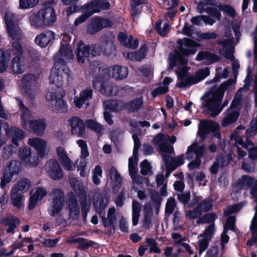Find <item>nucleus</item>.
<instances>
[{
  "label": "nucleus",
  "mask_w": 257,
  "mask_h": 257,
  "mask_svg": "<svg viewBox=\"0 0 257 257\" xmlns=\"http://www.w3.org/2000/svg\"><path fill=\"white\" fill-rule=\"evenodd\" d=\"M114 37L111 34L103 35L101 38L100 45L92 44L85 45L80 41L77 46L76 58L79 63L87 61L90 56L99 55L102 51L106 55H110L115 50L113 44Z\"/></svg>",
  "instance_id": "obj_1"
},
{
  "label": "nucleus",
  "mask_w": 257,
  "mask_h": 257,
  "mask_svg": "<svg viewBox=\"0 0 257 257\" xmlns=\"http://www.w3.org/2000/svg\"><path fill=\"white\" fill-rule=\"evenodd\" d=\"M89 73L93 75V85L94 89L106 96L117 94V88L107 82L110 77L107 66L102 63L93 62L89 67Z\"/></svg>",
  "instance_id": "obj_2"
},
{
  "label": "nucleus",
  "mask_w": 257,
  "mask_h": 257,
  "mask_svg": "<svg viewBox=\"0 0 257 257\" xmlns=\"http://www.w3.org/2000/svg\"><path fill=\"white\" fill-rule=\"evenodd\" d=\"M233 83L232 80L222 83L216 90L211 93L204 95L202 99L204 100L202 104L203 107H207L211 111V115L214 117L217 115L223 109V107L228 104L227 101H225L221 105L220 103L224 95L225 90Z\"/></svg>",
  "instance_id": "obj_3"
},
{
  "label": "nucleus",
  "mask_w": 257,
  "mask_h": 257,
  "mask_svg": "<svg viewBox=\"0 0 257 257\" xmlns=\"http://www.w3.org/2000/svg\"><path fill=\"white\" fill-rule=\"evenodd\" d=\"M180 67L176 71L178 77L177 86L178 87H189L192 84L198 83L209 75L208 68L202 69L196 72L195 76H188V69L185 65L187 61L185 58H179Z\"/></svg>",
  "instance_id": "obj_4"
},
{
  "label": "nucleus",
  "mask_w": 257,
  "mask_h": 257,
  "mask_svg": "<svg viewBox=\"0 0 257 257\" xmlns=\"http://www.w3.org/2000/svg\"><path fill=\"white\" fill-rule=\"evenodd\" d=\"M52 3H46L44 8L30 17L31 26L36 29H43L54 25L57 20V15Z\"/></svg>",
  "instance_id": "obj_5"
},
{
  "label": "nucleus",
  "mask_w": 257,
  "mask_h": 257,
  "mask_svg": "<svg viewBox=\"0 0 257 257\" xmlns=\"http://www.w3.org/2000/svg\"><path fill=\"white\" fill-rule=\"evenodd\" d=\"M16 99L22 111L21 122L23 127L25 129L29 130L37 135H43L46 127L45 121L43 119L29 120L31 115L28 109L25 106L21 99L18 98Z\"/></svg>",
  "instance_id": "obj_6"
},
{
  "label": "nucleus",
  "mask_w": 257,
  "mask_h": 257,
  "mask_svg": "<svg viewBox=\"0 0 257 257\" xmlns=\"http://www.w3.org/2000/svg\"><path fill=\"white\" fill-rule=\"evenodd\" d=\"M51 205L48 212L51 216L59 214L65 203V196L63 191L58 188L53 189L49 194Z\"/></svg>",
  "instance_id": "obj_7"
},
{
  "label": "nucleus",
  "mask_w": 257,
  "mask_h": 257,
  "mask_svg": "<svg viewBox=\"0 0 257 257\" xmlns=\"http://www.w3.org/2000/svg\"><path fill=\"white\" fill-rule=\"evenodd\" d=\"M69 72L70 70L66 65L61 63V62H55L49 77L50 83L57 86L61 85Z\"/></svg>",
  "instance_id": "obj_8"
},
{
  "label": "nucleus",
  "mask_w": 257,
  "mask_h": 257,
  "mask_svg": "<svg viewBox=\"0 0 257 257\" xmlns=\"http://www.w3.org/2000/svg\"><path fill=\"white\" fill-rule=\"evenodd\" d=\"M177 44L179 52L176 60L179 62V58H182L181 56H188L194 54L197 51V47L200 46L199 44L189 38L179 39Z\"/></svg>",
  "instance_id": "obj_9"
},
{
  "label": "nucleus",
  "mask_w": 257,
  "mask_h": 257,
  "mask_svg": "<svg viewBox=\"0 0 257 257\" xmlns=\"http://www.w3.org/2000/svg\"><path fill=\"white\" fill-rule=\"evenodd\" d=\"M204 152V146H199L196 142L194 143L188 147L186 152L187 158L192 159L195 156V159L191 162L188 165L190 170H193L199 167L201 164L200 158L202 156Z\"/></svg>",
  "instance_id": "obj_10"
},
{
  "label": "nucleus",
  "mask_w": 257,
  "mask_h": 257,
  "mask_svg": "<svg viewBox=\"0 0 257 257\" xmlns=\"http://www.w3.org/2000/svg\"><path fill=\"white\" fill-rule=\"evenodd\" d=\"M39 155L33 152L31 149L27 147L20 148L19 156L21 162L24 166L28 167H36L40 163Z\"/></svg>",
  "instance_id": "obj_11"
},
{
  "label": "nucleus",
  "mask_w": 257,
  "mask_h": 257,
  "mask_svg": "<svg viewBox=\"0 0 257 257\" xmlns=\"http://www.w3.org/2000/svg\"><path fill=\"white\" fill-rule=\"evenodd\" d=\"M68 220L70 222L77 221L80 217V209L76 195L71 193L66 201Z\"/></svg>",
  "instance_id": "obj_12"
},
{
  "label": "nucleus",
  "mask_w": 257,
  "mask_h": 257,
  "mask_svg": "<svg viewBox=\"0 0 257 257\" xmlns=\"http://www.w3.org/2000/svg\"><path fill=\"white\" fill-rule=\"evenodd\" d=\"M44 167L48 175L52 179L56 180L62 178L63 171L56 160H49L46 163Z\"/></svg>",
  "instance_id": "obj_13"
},
{
  "label": "nucleus",
  "mask_w": 257,
  "mask_h": 257,
  "mask_svg": "<svg viewBox=\"0 0 257 257\" xmlns=\"http://www.w3.org/2000/svg\"><path fill=\"white\" fill-rule=\"evenodd\" d=\"M112 24L113 23L107 19L94 18L91 20L90 23L88 25L87 32L90 34H94L103 28L111 26Z\"/></svg>",
  "instance_id": "obj_14"
},
{
  "label": "nucleus",
  "mask_w": 257,
  "mask_h": 257,
  "mask_svg": "<svg viewBox=\"0 0 257 257\" xmlns=\"http://www.w3.org/2000/svg\"><path fill=\"white\" fill-rule=\"evenodd\" d=\"M27 143L35 149L41 158H44L48 154L47 142L43 139L37 137L29 138Z\"/></svg>",
  "instance_id": "obj_15"
},
{
  "label": "nucleus",
  "mask_w": 257,
  "mask_h": 257,
  "mask_svg": "<svg viewBox=\"0 0 257 257\" xmlns=\"http://www.w3.org/2000/svg\"><path fill=\"white\" fill-rule=\"evenodd\" d=\"M67 122L70 127V131L73 135L82 136L85 134V124L80 117L73 116L69 118Z\"/></svg>",
  "instance_id": "obj_16"
},
{
  "label": "nucleus",
  "mask_w": 257,
  "mask_h": 257,
  "mask_svg": "<svg viewBox=\"0 0 257 257\" xmlns=\"http://www.w3.org/2000/svg\"><path fill=\"white\" fill-rule=\"evenodd\" d=\"M47 194L48 191L45 187H38L31 191L28 204L29 209H33L38 202L41 200Z\"/></svg>",
  "instance_id": "obj_17"
},
{
  "label": "nucleus",
  "mask_w": 257,
  "mask_h": 257,
  "mask_svg": "<svg viewBox=\"0 0 257 257\" xmlns=\"http://www.w3.org/2000/svg\"><path fill=\"white\" fill-rule=\"evenodd\" d=\"M219 127V124L216 122L206 120H201L199 125L198 135L204 139L210 132H215Z\"/></svg>",
  "instance_id": "obj_18"
},
{
  "label": "nucleus",
  "mask_w": 257,
  "mask_h": 257,
  "mask_svg": "<svg viewBox=\"0 0 257 257\" xmlns=\"http://www.w3.org/2000/svg\"><path fill=\"white\" fill-rule=\"evenodd\" d=\"M168 139L162 134H159L156 136L153 140V143L158 146L160 150L166 154H172L174 153L173 146L168 144Z\"/></svg>",
  "instance_id": "obj_19"
},
{
  "label": "nucleus",
  "mask_w": 257,
  "mask_h": 257,
  "mask_svg": "<svg viewBox=\"0 0 257 257\" xmlns=\"http://www.w3.org/2000/svg\"><path fill=\"white\" fill-rule=\"evenodd\" d=\"M65 92L60 86L55 85L50 88L45 94V99L49 104L61 98H64Z\"/></svg>",
  "instance_id": "obj_20"
},
{
  "label": "nucleus",
  "mask_w": 257,
  "mask_h": 257,
  "mask_svg": "<svg viewBox=\"0 0 257 257\" xmlns=\"http://www.w3.org/2000/svg\"><path fill=\"white\" fill-rule=\"evenodd\" d=\"M163 159L165 162L167 169L172 172L184 163V155L170 157L167 154L163 155Z\"/></svg>",
  "instance_id": "obj_21"
},
{
  "label": "nucleus",
  "mask_w": 257,
  "mask_h": 257,
  "mask_svg": "<svg viewBox=\"0 0 257 257\" xmlns=\"http://www.w3.org/2000/svg\"><path fill=\"white\" fill-rule=\"evenodd\" d=\"M103 224L105 227H108L110 233L115 230V223L116 220L115 215V209L114 207H110L107 211V216L104 214H101Z\"/></svg>",
  "instance_id": "obj_22"
},
{
  "label": "nucleus",
  "mask_w": 257,
  "mask_h": 257,
  "mask_svg": "<svg viewBox=\"0 0 257 257\" xmlns=\"http://www.w3.org/2000/svg\"><path fill=\"white\" fill-rule=\"evenodd\" d=\"M55 34L51 30H45L36 36V43L41 47H46L55 39Z\"/></svg>",
  "instance_id": "obj_23"
},
{
  "label": "nucleus",
  "mask_w": 257,
  "mask_h": 257,
  "mask_svg": "<svg viewBox=\"0 0 257 257\" xmlns=\"http://www.w3.org/2000/svg\"><path fill=\"white\" fill-rule=\"evenodd\" d=\"M73 55L70 46L62 44L61 48L55 57V62H61V63L66 65V61L72 59Z\"/></svg>",
  "instance_id": "obj_24"
},
{
  "label": "nucleus",
  "mask_w": 257,
  "mask_h": 257,
  "mask_svg": "<svg viewBox=\"0 0 257 257\" xmlns=\"http://www.w3.org/2000/svg\"><path fill=\"white\" fill-rule=\"evenodd\" d=\"M36 70V74H27L23 76L22 80V85L23 88L38 85L37 81L39 78V76L42 73V69L38 68Z\"/></svg>",
  "instance_id": "obj_25"
},
{
  "label": "nucleus",
  "mask_w": 257,
  "mask_h": 257,
  "mask_svg": "<svg viewBox=\"0 0 257 257\" xmlns=\"http://www.w3.org/2000/svg\"><path fill=\"white\" fill-rule=\"evenodd\" d=\"M232 39H228L218 42L221 45L222 49L221 53L227 59L233 60L234 58L233 52L234 47L232 45Z\"/></svg>",
  "instance_id": "obj_26"
},
{
  "label": "nucleus",
  "mask_w": 257,
  "mask_h": 257,
  "mask_svg": "<svg viewBox=\"0 0 257 257\" xmlns=\"http://www.w3.org/2000/svg\"><path fill=\"white\" fill-rule=\"evenodd\" d=\"M108 70L110 74V77L117 80H122L128 75V71L125 66L114 65Z\"/></svg>",
  "instance_id": "obj_27"
},
{
  "label": "nucleus",
  "mask_w": 257,
  "mask_h": 257,
  "mask_svg": "<svg viewBox=\"0 0 257 257\" xmlns=\"http://www.w3.org/2000/svg\"><path fill=\"white\" fill-rule=\"evenodd\" d=\"M6 133L11 139L12 142L16 146H19L18 142L23 139L25 137L24 132L16 127H8L6 129Z\"/></svg>",
  "instance_id": "obj_28"
},
{
  "label": "nucleus",
  "mask_w": 257,
  "mask_h": 257,
  "mask_svg": "<svg viewBox=\"0 0 257 257\" xmlns=\"http://www.w3.org/2000/svg\"><path fill=\"white\" fill-rule=\"evenodd\" d=\"M137 163L133 157L128 160V171L129 174L134 183L137 184H141L143 183L144 177L137 174Z\"/></svg>",
  "instance_id": "obj_29"
},
{
  "label": "nucleus",
  "mask_w": 257,
  "mask_h": 257,
  "mask_svg": "<svg viewBox=\"0 0 257 257\" xmlns=\"http://www.w3.org/2000/svg\"><path fill=\"white\" fill-rule=\"evenodd\" d=\"M92 92L93 91L90 88H87L82 90L80 93L79 96L74 98V103L75 106L78 108H80L86 101L92 98Z\"/></svg>",
  "instance_id": "obj_30"
},
{
  "label": "nucleus",
  "mask_w": 257,
  "mask_h": 257,
  "mask_svg": "<svg viewBox=\"0 0 257 257\" xmlns=\"http://www.w3.org/2000/svg\"><path fill=\"white\" fill-rule=\"evenodd\" d=\"M195 60L196 61H203L206 65H209L219 61L218 56L207 51L200 52L197 55Z\"/></svg>",
  "instance_id": "obj_31"
},
{
  "label": "nucleus",
  "mask_w": 257,
  "mask_h": 257,
  "mask_svg": "<svg viewBox=\"0 0 257 257\" xmlns=\"http://www.w3.org/2000/svg\"><path fill=\"white\" fill-rule=\"evenodd\" d=\"M225 116L222 120L221 124L226 127L235 122L239 116V113L234 109V107H231L225 112Z\"/></svg>",
  "instance_id": "obj_32"
},
{
  "label": "nucleus",
  "mask_w": 257,
  "mask_h": 257,
  "mask_svg": "<svg viewBox=\"0 0 257 257\" xmlns=\"http://www.w3.org/2000/svg\"><path fill=\"white\" fill-rule=\"evenodd\" d=\"M118 39L121 45L128 48L135 49L138 45L137 40L131 36H127L122 33L118 35Z\"/></svg>",
  "instance_id": "obj_33"
},
{
  "label": "nucleus",
  "mask_w": 257,
  "mask_h": 257,
  "mask_svg": "<svg viewBox=\"0 0 257 257\" xmlns=\"http://www.w3.org/2000/svg\"><path fill=\"white\" fill-rule=\"evenodd\" d=\"M108 203V200L106 198H104L103 196L101 194L97 195L96 200L94 198V206L97 212L100 215L104 214V210L107 206Z\"/></svg>",
  "instance_id": "obj_34"
},
{
  "label": "nucleus",
  "mask_w": 257,
  "mask_h": 257,
  "mask_svg": "<svg viewBox=\"0 0 257 257\" xmlns=\"http://www.w3.org/2000/svg\"><path fill=\"white\" fill-rule=\"evenodd\" d=\"M53 111L58 113H66L68 109L67 102L61 98L50 104Z\"/></svg>",
  "instance_id": "obj_35"
},
{
  "label": "nucleus",
  "mask_w": 257,
  "mask_h": 257,
  "mask_svg": "<svg viewBox=\"0 0 257 257\" xmlns=\"http://www.w3.org/2000/svg\"><path fill=\"white\" fill-rule=\"evenodd\" d=\"M109 177L113 182V189L117 191L121 184L122 178L119 173L114 167H111L109 170Z\"/></svg>",
  "instance_id": "obj_36"
},
{
  "label": "nucleus",
  "mask_w": 257,
  "mask_h": 257,
  "mask_svg": "<svg viewBox=\"0 0 257 257\" xmlns=\"http://www.w3.org/2000/svg\"><path fill=\"white\" fill-rule=\"evenodd\" d=\"M11 68L15 74H21L25 69V62L19 56L15 57L12 61Z\"/></svg>",
  "instance_id": "obj_37"
},
{
  "label": "nucleus",
  "mask_w": 257,
  "mask_h": 257,
  "mask_svg": "<svg viewBox=\"0 0 257 257\" xmlns=\"http://www.w3.org/2000/svg\"><path fill=\"white\" fill-rule=\"evenodd\" d=\"M69 181L71 187L77 194L79 195L85 194L82 182L80 179L77 177L69 176Z\"/></svg>",
  "instance_id": "obj_38"
},
{
  "label": "nucleus",
  "mask_w": 257,
  "mask_h": 257,
  "mask_svg": "<svg viewBox=\"0 0 257 257\" xmlns=\"http://www.w3.org/2000/svg\"><path fill=\"white\" fill-rule=\"evenodd\" d=\"M7 32L9 37L11 38L13 42L19 41L23 38L22 31L18 25L12 27L9 25L7 28Z\"/></svg>",
  "instance_id": "obj_39"
},
{
  "label": "nucleus",
  "mask_w": 257,
  "mask_h": 257,
  "mask_svg": "<svg viewBox=\"0 0 257 257\" xmlns=\"http://www.w3.org/2000/svg\"><path fill=\"white\" fill-rule=\"evenodd\" d=\"M31 186V182L27 178H22L19 180L12 189H15L17 192H25L29 190Z\"/></svg>",
  "instance_id": "obj_40"
},
{
  "label": "nucleus",
  "mask_w": 257,
  "mask_h": 257,
  "mask_svg": "<svg viewBox=\"0 0 257 257\" xmlns=\"http://www.w3.org/2000/svg\"><path fill=\"white\" fill-rule=\"evenodd\" d=\"M141 209V204L134 200L132 202V222L134 226H136L139 223Z\"/></svg>",
  "instance_id": "obj_41"
},
{
  "label": "nucleus",
  "mask_w": 257,
  "mask_h": 257,
  "mask_svg": "<svg viewBox=\"0 0 257 257\" xmlns=\"http://www.w3.org/2000/svg\"><path fill=\"white\" fill-rule=\"evenodd\" d=\"M104 104L108 106L110 110L114 112H118L126 108V103L120 100L106 101Z\"/></svg>",
  "instance_id": "obj_42"
},
{
  "label": "nucleus",
  "mask_w": 257,
  "mask_h": 257,
  "mask_svg": "<svg viewBox=\"0 0 257 257\" xmlns=\"http://www.w3.org/2000/svg\"><path fill=\"white\" fill-rule=\"evenodd\" d=\"M24 196L20 193H18L15 189H12L11 193V199L12 204L14 206L21 208L23 204Z\"/></svg>",
  "instance_id": "obj_43"
},
{
  "label": "nucleus",
  "mask_w": 257,
  "mask_h": 257,
  "mask_svg": "<svg viewBox=\"0 0 257 257\" xmlns=\"http://www.w3.org/2000/svg\"><path fill=\"white\" fill-rule=\"evenodd\" d=\"M84 10L87 11L91 16L95 13L100 12L99 0H92L89 3L83 6Z\"/></svg>",
  "instance_id": "obj_44"
},
{
  "label": "nucleus",
  "mask_w": 257,
  "mask_h": 257,
  "mask_svg": "<svg viewBox=\"0 0 257 257\" xmlns=\"http://www.w3.org/2000/svg\"><path fill=\"white\" fill-rule=\"evenodd\" d=\"M146 51L147 46L143 45L139 51L133 53H128L126 56L128 59L132 60L141 61L145 58Z\"/></svg>",
  "instance_id": "obj_45"
},
{
  "label": "nucleus",
  "mask_w": 257,
  "mask_h": 257,
  "mask_svg": "<svg viewBox=\"0 0 257 257\" xmlns=\"http://www.w3.org/2000/svg\"><path fill=\"white\" fill-rule=\"evenodd\" d=\"M143 104L142 98H136L126 103V108L131 112L137 111L142 107Z\"/></svg>",
  "instance_id": "obj_46"
},
{
  "label": "nucleus",
  "mask_w": 257,
  "mask_h": 257,
  "mask_svg": "<svg viewBox=\"0 0 257 257\" xmlns=\"http://www.w3.org/2000/svg\"><path fill=\"white\" fill-rule=\"evenodd\" d=\"M7 28H8L9 25L12 27L18 25V20L15 15L10 11H6L4 16Z\"/></svg>",
  "instance_id": "obj_47"
},
{
  "label": "nucleus",
  "mask_w": 257,
  "mask_h": 257,
  "mask_svg": "<svg viewBox=\"0 0 257 257\" xmlns=\"http://www.w3.org/2000/svg\"><path fill=\"white\" fill-rule=\"evenodd\" d=\"M20 223V220L15 217H10L6 218L4 221L5 225L9 226L7 231L9 233H14V230L18 224Z\"/></svg>",
  "instance_id": "obj_48"
},
{
  "label": "nucleus",
  "mask_w": 257,
  "mask_h": 257,
  "mask_svg": "<svg viewBox=\"0 0 257 257\" xmlns=\"http://www.w3.org/2000/svg\"><path fill=\"white\" fill-rule=\"evenodd\" d=\"M102 170L99 165H96L92 171V179L93 183L96 185L100 183Z\"/></svg>",
  "instance_id": "obj_49"
},
{
  "label": "nucleus",
  "mask_w": 257,
  "mask_h": 257,
  "mask_svg": "<svg viewBox=\"0 0 257 257\" xmlns=\"http://www.w3.org/2000/svg\"><path fill=\"white\" fill-rule=\"evenodd\" d=\"M86 125L88 128L97 133H101L103 131V125L93 119L86 121Z\"/></svg>",
  "instance_id": "obj_50"
},
{
  "label": "nucleus",
  "mask_w": 257,
  "mask_h": 257,
  "mask_svg": "<svg viewBox=\"0 0 257 257\" xmlns=\"http://www.w3.org/2000/svg\"><path fill=\"white\" fill-rule=\"evenodd\" d=\"M161 21H158L155 24V29L160 35L165 36L169 32L170 27L168 24L166 23L161 27Z\"/></svg>",
  "instance_id": "obj_51"
},
{
  "label": "nucleus",
  "mask_w": 257,
  "mask_h": 257,
  "mask_svg": "<svg viewBox=\"0 0 257 257\" xmlns=\"http://www.w3.org/2000/svg\"><path fill=\"white\" fill-rule=\"evenodd\" d=\"M218 8L219 10L225 13L230 17L234 18L235 17V10L230 5L220 4L218 5Z\"/></svg>",
  "instance_id": "obj_52"
},
{
  "label": "nucleus",
  "mask_w": 257,
  "mask_h": 257,
  "mask_svg": "<svg viewBox=\"0 0 257 257\" xmlns=\"http://www.w3.org/2000/svg\"><path fill=\"white\" fill-rule=\"evenodd\" d=\"M39 0H19V8L21 9H28L33 8L36 6Z\"/></svg>",
  "instance_id": "obj_53"
},
{
  "label": "nucleus",
  "mask_w": 257,
  "mask_h": 257,
  "mask_svg": "<svg viewBox=\"0 0 257 257\" xmlns=\"http://www.w3.org/2000/svg\"><path fill=\"white\" fill-rule=\"evenodd\" d=\"M215 232V225L212 223L209 225L204 230V232L199 236L204 237L209 240L212 238Z\"/></svg>",
  "instance_id": "obj_54"
},
{
  "label": "nucleus",
  "mask_w": 257,
  "mask_h": 257,
  "mask_svg": "<svg viewBox=\"0 0 257 257\" xmlns=\"http://www.w3.org/2000/svg\"><path fill=\"white\" fill-rule=\"evenodd\" d=\"M217 218L216 214L214 213H207L198 219L197 222L199 224L208 223L214 222Z\"/></svg>",
  "instance_id": "obj_55"
},
{
  "label": "nucleus",
  "mask_w": 257,
  "mask_h": 257,
  "mask_svg": "<svg viewBox=\"0 0 257 257\" xmlns=\"http://www.w3.org/2000/svg\"><path fill=\"white\" fill-rule=\"evenodd\" d=\"M77 144L81 148V157L86 158L88 157L89 152L86 141L83 140H78L77 141Z\"/></svg>",
  "instance_id": "obj_56"
},
{
  "label": "nucleus",
  "mask_w": 257,
  "mask_h": 257,
  "mask_svg": "<svg viewBox=\"0 0 257 257\" xmlns=\"http://www.w3.org/2000/svg\"><path fill=\"white\" fill-rule=\"evenodd\" d=\"M87 162L85 160L81 161L77 165V170L80 171L81 177H86L88 176L89 170L86 169Z\"/></svg>",
  "instance_id": "obj_57"
},
{
  "label": "nucleus",
  "mask_w": 257,
  "mask_h": 257,
  "mask_svg": "<svg viewBox=\"0 0 257 257\" xmlns=\"http://www.w3.org/2000/svg\"><path fill=\"white\" fill-rule=\"evenodd\" d=\"M23 89H24L25 94L31 99L35 98L39 92L38 85L25 87Z\"/></svg>",
  "instance_id": "obj_58"
},
{
  "label": "nucleus",
  "mask_w": 257,
  "mask_h": 257,
  "mask_svg": "<svg viewBox=\"0 0 257 257\" xmlns=\"http://www.w3.org/2000/svg\"><path fill=\"white\" fill-rule=\"evenodd\" d=\"M140 172L143 175H148L152 174V167L149 162L145 160L140 164Z\"/></svg>",
  "instance_id": "obj_59"
},
{
  "label": "nucleus",
  "mask_w": 257,
  "mask_h": 257,
  "mask_svg": "<svg viewBox=\"0 0 257 257\" xmlns=\"http://www.w3.org/2000/svg\"><path fill=\"white\" fill-rule=\"evenodd\" d=\"M81 207V213L83 220L85 221L86 220L87 213L90 208V203L88 202L85 198L84 200L80 202Z\"/></svg>",
  "instance_id": "obj_60"
},
{
  "label": "nucleus",
  "mask_w": 257,
  "mask_h": 257,
  "mask_svg": "<svg viewBox=\"0 0 257 257\" xmlns=\"http://www.w3.org/2000/svg\"><path fill=\"white\" fill-rule=\"evenodd\" d=\"M146 242L150 246V252L158 253L161 252V249L158 247V243L155 239L153 238H146Z\"/></svg>",
  "instance_id": "obj_61"
},
{
  "label": "nucleus",
  "mask_w": 257,
  "mask_h": 257,
  "mask_svg": "<svg viewBox=\"0 0 257 257\" xmlns=\"http://www.w3.org/2000/svg\"><path fill=\"white\" fill-rule=\"evenodd\" d=\"M220 10L215 8L208 7L205 10V12L211 16L216 19L218 21H220L221 19V14Z\"/></svg>",
  "instance_id": "obj_62"
},
{
  "label": "nucleus",
  "mask_w": 257,
  "mask_h": 257,
  "mask_svg": "<svg viewBox=\"0 0 257 257\" xmlns=\"http://www.w3.org/2000/svg\"><path fill=\"white\" fill-rule=\"evenodd\" d=\"M252 179L248 176H244L239 180V187L245 189L248 187L252 183Z\"/></svg>",
  "instance_id": "obj_63"
},
{
  "label": "nucleus",
  "mask_w": 257,
  "mask_h": 257,
  "mask_svg": "<svg viewBox=\"0 0 257 257\" xmlns=\"http://www.w3.org/2000/svg\"><path fill=\"white\" fill-rule=\"evenodd\" d=\"M56 152L60 163L69 158L66 151L62 147H57L56 149Z\"/></svg>",
  "instance_id": "obj_64"
}]
</instances>
